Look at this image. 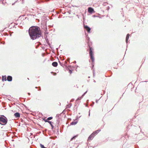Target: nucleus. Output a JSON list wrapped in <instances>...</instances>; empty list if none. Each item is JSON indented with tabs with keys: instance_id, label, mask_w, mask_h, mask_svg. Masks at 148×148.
<instances>
[{
	"instance_id": "f257e3e1",
	"label": "nucleus",
	"mask_w": 148,
	"mask_h": 148,
	"mask_svg": "<svg viewBox=\"0 0 148 148\" xmlns=\"http://www.w3.org/2000/svg\"><path fill=\"white\" fill-rule=\"evenodd\" d=\"M28 32L31 39L32 40L38 38L41 36V30L38 26L31 27L28 30Z\"/></svg>"
},
{
	"instance_id": "aec40b11",
	"label": "nucleus",
	"mask_w": 148,
	"mask_h": 148,
	"mask_svg": "<svg viewBox=\"0 0 148 148\" xmlns=\"http://www.w3.org/2000/svg\"><path fill=\"white\" fill-rule=\"evenodd\" d=\"M83 97H82V96L81 97H79L77 98L76 100V101L80 100Z\"/></svg>"
},
{
	"instance_id": "39448f33",
	"label": "nucleus",
	"mask_w": 148,
	"mask_h": 148,
	"mask_svg": "<svg viewBox=\"0 0 148 148\" xmlns=\"http://www.w3.org/2000/svg\"><path fill=\"white\" fill-rule=\"evenodd\" d=\"M95 136V135H94L93 134H92L90 135L88 137V140L90 141L92 140V139L94 138V137Z\"/></svg>"
},
{
	"instance_id": "9d476101",
	"label": "nucleus",
	"mask_w": 148,
	"mask_h": 148,
	"mask_svg": "<svg viewBox=\"0 0 148 148\" xmlns=\"http://www.w3.org/2000/svg\"><path fill=\"white\" fill-rule=\"evenodd\" d=\"M101 131V130L98 129L97 130L95 131V132H93L92 134H93V135H95V136L98 133H99Z\"/></svg>"
},
{
	"instance_id": "a878e982",
	"label": "nucleus",
	"mask_w": 148,
	"mask_h": 148,
	"mask_svg": "<svg viewBox=\"0 0 148 148\" xmlns=\"http://www.w3.org/2000/svg\"><path fill=\"white\" fill-rule=\"evenodd\" d=\"M70 60V58H67V60L68 61H69V63H70V62H69V61Z\"/></svg>"
},
{
	"instance_id": "f8f14e48",
	"label": "nucleus",
	"mask_w": 148,
	"mask_h": 148,
	"mask_svg": "<svg viewBox=\"0 0 148 148\" xmlns=\"http://www.w3.org/2000/svg\"><path fill=\"white\" fill-rule=\"evenodd\" d=\"M52 65L53 66L56 67L58 66V63L56 62H52Z\"/></svg>"
},
{
	"instance_id": "a211bd4d",
	"label": "nucleus",
	"mask_w": 148,
	"mask_h": 148,
	"mask_svg": "<svg viewBox=\"0 0 148 148\" xmlns=\"http://www.w3.org/2000/svg\"><path fill=\"white\" fill-rule=\"evenodd\" d=\"M77 135L74 136L71 139V140H72L73 139H75L77 137Z\"/></svg>"
},
{
	"instance_id": "1a4fd4ad",
	"label": "nucleus",
	"mask_w": 148,
	"mask_h": 148,
	"mask_svg": "<svg viewBox=\"0 0 148 148\" xmlns=\"http://www.w3.org/2000/svg\"><path fill=\"white\" fill-rule=\"evenodd\" d=\"M14 116L16 118H18L20 117V114L18 112H16L14 114Z\"/></svg>"
},
{
	"instance_id": "6e6552de",
	"label": "nucleus",
	"mask_w": 148,
	"mask_h": 148,
	"mask_svg": "<svg viewBox=\"0 0 148 148\" xmlns=\"http://www.w3.org/2000/svg\"><path fill=\"white\" fill-rule=\"evenodd\" d=\"M12 79V77L10 75H8L7 77V80L9 82H11Z\"/></svg>"
},
{
	"instance_id": "7ed1b4c3",
	"label": "nucleus",
	"mask_w": 148,
	"mask_h": 148,
	"mask_svg": "<svg viewBox=\"0 0 148 148\" xmlns=\"http://www.w3.org/2000/svg\"><path fill=\"white\" fill-rule=\"evenodd\" d=\"M89 54L90 59L92 62H94L95 60V58L93 56L94 54L93 52V49L89 45Z\"/></svg>"
},
{
	"instance_id": "ddd939ff",
	"label": "nucleus",
	"mask_w": 148,
	"mask_h": 148,
	"mask_svg": "<svg viewBox=\"0 0 148 148\" xmlns=\"http://www.w3.org/2000/svg\"><path fill=\"white\" fill-rule=\"evenodd\" d=\"M6 76V75L2 76V80L3 81L7 80Z\"/></svg>"
},
{
	"instance_id": "f704fd0d",
	"label": "nucleus",
	"mask_w": 148,
	"mask_h": 148,
	"mask_svg": "<svg viewBox=\"0 0 148 148\" xmlns=\"http://www.w3.org/2000/svg\"><path fill=\"white\" fill-rule=\"evenodd\" d=\"M74 99H72L71 101V102H72V101H74Z\"/></svg>"
},
{
	"instance_id": "4c0bfd02",
	"label": "nucleus",
	"mask_w": 148,
	"mask_h": 148,
	"mask_svg": "<svg viewBox=\"0 0 148 148\" xmlns=\"http://www.w3.org/2000/svg\"><path fill=\"white\" fill-rule=\"evenodd\" d=\"M89 111H90V110H89ZM90 112H89V114H88L89 116H90Z\"/></svg>"
},
{
	"instance_id": "2f4dec72",
	"label": "nucleus",
	"mask_w": 148,
	"mask_h": 148,
	"mask_svg": "<svg viewBox=\"0 0 148 148\" xmlns=\"http://www.w3.org/2000/svg\"><path fill=\"white\" fill-rule=\"evenodd\" d=\"M109 8H110L109 7V6H108V8L107 9V10H109Z\"/></svg>"
},
{
	"instance_id": "dca6fc26",
	"label": "nucleus",
	"mask_w": 148,
	"mask_h": 148,
	"mask_svg": "<svg viewBox=\"0 0 148 148\" xmlns=\"http://www.w3.org/2000/svg\"><path fill=\"white\" fill-rule=\"evenodd\" d=\"M44 33H45V36H46V35L47 36V34H48L49 33L48 32V31H47V28H46L45 29V32H44Z\"/></svg>"
},
{
	"instance_id": "cd10ccee",
	"label": "nucleus",
	"mask_w": 148,
	"mask_h": 148,
	"mask_svg": "<svg viewBox=\"0 0 148 148\" xmlns=\"http://www.w3.org/2000/svg\"><path fill=\"white\" fill-rule=\"evenodd\" d=\"M87 40H90V38L89 37H88L87 38Z\"/></svg>"
},
{
	"instance_id": "473e14b6",
	"label": "nucleus",
	"mask_w": 148,
	"mask_h": 148,
	"mask_svg": "<svg viewBox=\"0 0 148 148\" xmlns=\"http://www.w3.org/2000/svg\"><path fill=\"white\" fill-rule=\"evenodd\" d=\"M76 63V61H74L73 62V63L74 64H75Z\"/></svg>"
},
{
	"instance_id": "58836bf2",
	"label": "nucleus",
	"mask_w": 148,
	"mask_h": 148,
	"mask_svg": "<svg viewBox=\"0 0 148 148\" xmlns=\"http://www.w3.org/2000/svg\"><path fill=\"white\" fill-rule=\"evenodd\" d=\"M93 82H96V81H95V80H94Z\"/></svg>"
},
{
	"instance_id": "2eb2a0df",
	"label": "nucleus",
	"mask_w": 148,
	"mask_h": 148,
	"mask_svg": "<svg viewBox=\"0 0 148 148\" xmlns=\"http://www.w3.org/2000/svg\"><path fill=\"white\" fill-rule=\"evenodd\" d=\"M48 123L50 124L51 126V129H53L54 128V126L52 125V123H53V122H52L51 121H49Z\"/></svg>"
},
{
	"instance_id": "20e7f679",
	"label": "nucleus",
	"mask_w": 148,
	"mask_h": 148,
	"mask_svg": "<svg viewBox=\"0 0 148 148\" xmlns=\"http://www.w3.org/2000/svg\"><path fill=\"white\" fill-rule=\"evenodd\" d=\"M84 28L86 29L87 32L88 33H90L91 29L87 25H84Z\"/></svg>"
},
{
	"instance_id": "79ce46f5",
	"label": "nucleus",
	"mask_w": 148,
	"mask_h": 148,
	"mask_svg": "<svg viewBox=\"0 0 148 148\" xmlns=\"http://www.w3.org/2000/svg\"><path fill=\"white\" fill-rule=\"evenodd\" d=\"M88 78H90V76H89V77H88Z\"/></svg>"
},
{
	"instance_id": "c756f323",
	"label": "nucleus",
	"mask_w": 148,
	"mask_h": 148,
	"mask_svg": "<svg viewBox=\"0 0 148 148\" xmlns=\"http://www.w3.org/2000/svg\"><path fill=\"white\" fill-rule=\"evenodd\" d=\"M60 114H58L56 115V116L58 117L59 116Z\"/></svg>"
},
{
	"instance_id": "412c9836",
	"label": "nucleus",
	"mask_w": 148,
	"mask_h": 148,
	"mask_svg": "<svg viewBox=\"0 0 148 148\" xmlns=\"http://www.w3.org/2000/svg\"><path fill=\"white\" fill-rule=\"evenodd\" d=\"M53 119L52 117H48L47 118V120H48V121H49L50 120H51Z\"/></svg>"
},
{
	"instance_id": "a19ab883",
	"label": "nucleus",
	"mask_w": 148,
	"mask_h": 148,
	"mask_svg": "<svg viewBox=\"0 0 148 148\" xmlns=\"http://www.w3.org/2000/svg\"><path fill=\"white\" fill-rule=\"evenodd\" d=\"M56 75V73H55V74H54V75Z\"/></svg>"
},
{
	"instance_id": "c9c22d12",
	"label": "nucleus",
	"mask_w": 148,
	"mask_h": 148,
	"mask_svg": "<svg viewBox=\"0 0 148 148\" xmlns=\"http://www.w3.org/2000/svg\"><path fill=\"white\" fill-rule=\"evenodd\" d=\"M28 94L29 95H30V93L29 92L28 93Z\"/></svg>"
},
{
	"instance_id": "ea45409f",
	"label": "nucleus",
	"mask_w": 148,
	"mask_h": 148,
	"mask_svg": "<svg viewBox=\"0 0 148 148\" xmlns=\"http://www.w3.org/2000/svg\"><path fill=\"white\" fill-rule=\"evenodd\" d=\"M92 104H94V102H92Z\"/></svg>"
},
{
	"instance_id": "c03bdc74",
	"label": "nucleus",
	"mask_w": 148,
	"mask_h": 148,
	"mask_svg": "<svg viewBox=\"0 0 148 148\" xmlns=\"http://www.w3.org/2000/svg\"><path fill=\"white\" fill-rule=\"evenodd\" d=\"M3 44H5V42H3Z\"/></svg>"
},
{
	"instance_id": "0eeeda50",
	"label": "nucleus",
	"mask_w": 148,
	"mask_h": 148,
	"mask_svg": "<svg viewBox=\"0 0 148 148\" xmlns=\"http://www.w3.org/2000/svg\"><path fill=\"white\" fill-rule=\"evenodd\" d=\"M47 38V36H46H46H45V40H46V42H47V44H48V45H49V46L50 48L52 49V47L50 46V43L49 42V41H48V39Z\"/></svg>"
},
{
	"instance_id": "a18cd8bd",
	"label": "nucleus",
	"mask_w": 148,
	"mask_h": 148,
	"mask_svg": "<svg viewBox=\"0 0 148 148\" xmlns=\"http://www.w3.org/2000/svg\"><path fill=\"white\" fill-rule=\"evenodd\" d=\"M15 24L16 25H17V23H15Z\"/></svg>"
},
{
	"instance_id": "9b49d317",
	"label": "nucleus",
	"mask_w": 148,
	"mask_h": 148,
	"mask_svg": "<svg viewBox=\"0 0 148 148\" xmlns=\"http://www.w3.org/2000/svg\"><path fill=\"white\" fill-rule=\"evenodd\" d=\"M130 35L129 34H128L126 36V42L127 44V43L128 42V40L130 37Z\"/></svg>"
},
{
	"instance_id": "b1692460",
	"label": "nucleus",
	"mask_w": 148,
	"mask_h": 148,
	"mask_svg": "<svg viewBox=\"0 0 148 148\" xmlns=\"http://www.w3.org/2000/svg\"><path fill=\"white\" fill-rule=\"evenodd\" d=\"M87 92V90L86 92H85L82 95V97H83L84 95L86 94V93Z\"/></svg>"
},
{
	"instance_id": "423d86ee",
	"label": "nucleus",
	"mask_w": 148,
	"mask_h": 148,
	"mask_svg": "<svg viewBox=\"0 0 148 148\" xmlns=\"http://www.w3.org/2000/svg\"><path fill=\"white\" fill-rule=\"evenodd\" d=\"M88 12L91 14H92L93 12H95L93 8L90 7L88 8Z\"/></svg>"
},
{
	"instance_id": "6ab92c4d",
	"label": "nucleus",
	"mask_w": 148,
	"mask_h": 148,
	"mask_svg": "<svg viewBox=\"0 0 148 148\" xmlns=\"http://www.w3.org/2000/svg\"><path fill=\"white\" fill-rule=\"evenodd\" d=\"M40 145L41 148H47L44 147V145L42 144H40Z\"/></svg>"
},
{
	"instance_id": "8fccbe9b",
	"label": "nucleus",
	"mask_w": 148,
	"mask_h": 148,
	"mask_svg": "<svg viewBox=\"0 0 148 148\" xmlns=\"http://www.w3.org/2000/svg\"><path fill=\"white\" fill-rule=\"evenodd\" d=\"M27 79H29V78H27Z\"/></svg>"
},
{
	"instance_id": "4468645a",
	"label": "nucleus",
	"mask_w": 148,
	"mask_h": 148,
	"mask_svg": "<svg viewBox=\"0 0 148 148\" xmlns=\"http://www.w3.org/2000/svg\"><path fill=\"white\" fill-rule=\"evenodd\" d=\"M77 121H72L71 123V125H75L77 124Z\"/></svg>"
},
{
	"instance_id": "393cba45",
	"label": "nucleus",
	"mask_w": 148,
	"mask_h": 148,
	"mask_svg": "<svg viewBox=\"0 0 148 148\" xmlns=\"http://www.w3.org/2000/svg\"><path fill=\"white\" fill-rule=\"evenodd\" d=\"M69 72L70 73V74H71V73L72 72V71L71 70L69 69Z\"/></svg>"
},
{
	"instance_id": "37998d69",
	"label": "nucleus",
	"mask_w": 148,
	"mask_h": 148,
	"mask_svg": "<svg viewBox=\"0 0 148 148\" xmlns=\"http://www.w3.org/2000/svg\"><path fill=\"white\" fill-rule=\"evenodd\" d=\"M35 88H37V87H35Z\"/></svg>"
},
{
	"instance_id": "4be33fe9",
	"label": "nucleus",
	"mask_w": 148,
	"mask_h": 148,
	"mask_svg": "<svg viewBox=\"0 0 148 148\" xmlns=\"http://www.w3.org/2000/svg\"><path fill=\"white\" fill-rule=\"evenodd\" d=\"M60 64V65L63 67L64 66V64H62L61 62L60 61L59 62Z\"/></svg>"
},
{
	"instance_id": "de8ad7c7",
	"label": "nucleus",
	"mask_w": 148,
	"mask_h": 148,
	"mask_svg": "<svg viewBox=\"0 0 148 148\" xmlns=\"http://www.w3.org/2000/svg\"><path fill=\"white\" fill-rule=\"evenodd\" d=\"M10 36H11V34H10Z\"/></svg>"
},
{
	"instance_id": "5701e85b",
	"label": "nucleus",
	"mask_w": 148,
	"mask_h": 148,
	"mask_svg": "<svg viewBox=\"0 0 148 148\" xmlns=\"http://www.w3.org/2000/svg\"><path fill=\"white\" fill-rule=\"evenodd\" d=\"M43 120H44V121L45 122L48 123L49 121H48V120H47V119H43Z\"/></svg>"
},
{
	"instance_id": "72a5a7b5",
	"label": "nucleus",
	"mask_w": 148,
	"mask_h": 148,
	"mask_svg": "<svg viewBox=\"0 0 148 148\" xmlns=\"http://www.w3.org/2000/svg\"><path fill=\"white\" fill-rule=\"evenodd\" d=\"M98 100H96V103H97L98 102Z\"/></svg>"
},
{
	"instance_id": "f03ea898",
	"label": "nucleus",
	"mask_w": 148,
	"mask_h": 148,
	"mask_svg": "<svg viewBox=\"0 0 148 148\" xmlns=\"http://www.w3.org/2000/svg\"><path fill=\"white\" fill-rule=\"evenodd\" d=\"M7 118L3 115H0V124L2 125H6L8 122Z\"/></svg>"
},
{
	"instance_id": "f3484780",
	"label": "nucleus",
	"mask_w": 148,
	"mask_h": 148,
	"mask_svg": "<svg viewBox=\"0 0 148 148\" xmlns=\"http://www.w3.org/2000/svg\"><path fill=\"white\" fill-rule=\"evenodd\" d=\"M72 105V104H70V105H67L66 106V108H70L71 107V106Z\"/></svg>"
},
{
	"instance_id": "7c9ffc66",
	"label": "nucleus",
	"mask_w": 148,
	"mask_h": 148,
	"mask_svg": "<svg viewBox=\"0 0 148 148\" xmlns=\"http://www.w3.org/2000/svg\"><path fill=\"white\" fill-rule=\"evenodd\" d=\"M39 89L38 90L40 91L41 90V88L40 87H39Z\"/></svg>"
},
{
	"instance_id": "49530a36",
	"label": "nucleus",
	"mask_w": 148,
	"mask_h": 148,
	"mask_svg": "<svg viewBox=\"0 0 148 148\" xmlns=\"http://www.w3.org/2000/svg\"><path fill=\"white\" fill-rule=\"evenodd\" d=\"M73 7H77L76 6H73Z\"/></svg>"
},
{
	"instance_id": "c85d7f7f",
	"label": "nucleus",
	"mask_w": 148,
	"mask_h": 148,
	"mask_svg": "<svg viewBox=\"0 0 148 148\" xmlns=\"http://www.w3.org/2000/svg\"><path fill=\"white\" fill-rule=\"evenodd\" d=\"M93 62H92V68H93L94 67V64H93Z\"/></svg>"
},
{
	"instance_id": "bb28decb",
	"label": "nucleus",
	"mask_w": 148,
	"mask_h": 148,
	"mask_svg": "<svg viewBox=\"0 0 148 148\" xmlns=\"http://www.w3.org/2000/svg\"><path fill=\"white\" fill-rule=\"evenodd\" d=\"M107 4V3L106 2H105L103 3V5H106Z\"/></svg>"
},
{
	"instance_id": "e433bc0d",
	"label": "nucleus",
	"mask_w": 148,
	"mask_h": 148,
	"mask_svg": "<svg viewBox=\"0 0 148 148\" xmlns=\"http://www.w3.org/2000/svg\"><path fill=\"white\" fill-rule=\"evenodd\" d=\"M93 76H95V73L94 72H93Z\"/></svg>"
},
{
	"instance_id": "09e8293b",
	"label": "nucleus",
	"mask_w": 148,
	"mask_h": 148,
	"mask_svg": "<svg viewBox=\"0 0 148 148\" xmlns=\"http://www.w3.org/2000/svg\"><path fill=\"white\" fill-rule=\"evenodd\" d=\"M66 63V61H65V63Z\"/></svg>"
}]
</instances>
